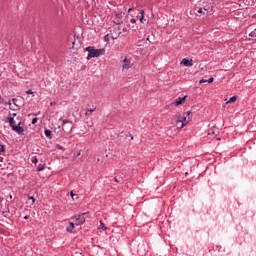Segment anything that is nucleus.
<instances>
[{
	"label": "nucleus",
	"mask_w": 256,
	"mask_h": 256,
	"mask_svg": "<svg viewBox=\"0 0 256 256\" xmlns=\"http://www.w3.org/2000/svg\"><path fill=\"white\" fill-rule=\"evenodd\" d=\"M5 123H9L12 131L17 133L18 135H23V133L25 132V128H23V122L19 121L17 123V121H15V118L13 117H7Z\"/></svg>",
	"instance_id": "f257e3e1"
},
{
	"label": "nucleus",
	"mask_w": 256,
	"mask_h": 256,
	"mask_svg": "<svg viewBox=\"0 0 256 256\" xmlns=\"http://www.w3.org/2000/svg\"><path fill=\"white\" fill-rule=\"evenodd\" d=\"M85 51H87L88 56L87 59H93L94 57H101V55H105V49H95L93 46H88L85 48Z\"/></svg>",
	"instance_id": "f03ea898"
},
{
	"label": "nucleus",
	"mask_w": 256,
	"mask_h": 256,
	"mask_svg": "<svg viewBox=\"0 0 256 256\" xmlns=\"http://www.w3.org/2000/svg\"><path fill=\"white\" fill-rule=\"evenodd\" d=\"M189 115H191V111L186 112L184 114V117H181L180 114L178 115V120L176 121V123H182V129L191 121V117H189Z\"/></svg>",
	"instance_id": "7ed1b4c3"
},
{
	"label": "nucleus",
	"mask_w": 256,
	"mask_h": 256,
	"mask_svg": "<svg viewBox=\"0 0 256 256\" xmlns=\"http://www.w3.org/2000/svg\"><path fill=\"white\" fill-rule=\"evenodd\" d=\"M123 15L122 14H115L114 16V20L113 23H115V25H123Z\"/></svg>",
	"instance_id": "20e7f679"
},
{
	"label": "nucleus",
	"mask_w": 256,
	"mask_h": 256,
	"mask_svg": "<svg viewBox=\"0 0 256 256\" xmlns=\"http://www.w3.org/2000/svg\"><path fill=\"white\" fill-rule=\"evenodd\" d=\"M133 67V64L131 63V60L127 59V57L124 58L123 64H122V69H131Z\"/></svg>",
	"instance_id": "39448f33"
},
{
	"label": "nucleus",
	"mask_w": 256,
	"mask_h": 256,
	"mask_svg": "<svg viewBox=\"0 0 256 256\" xmlns=\"http://www.w3.org/2000/svg\"><path fill=\"white\" fill-rule=\"evenodd\" d=\"M185 99H187V96L179 97V98H177V99L173 102V105H174L175 107H179V105H183Z\"/></svg>",
	"instance_id": "423d86ee"
},
{
	"label": "nucleus",
	"mask_w": 256,
	"mask_h": 256,
	"mask_svg": "<svg viewBox=\"0 0 256 256\" xmlns=\"http://www.w3.org/2000/svg\"><path fill=\"white\" fill-rule=\"evenodd\" d=\"M193 61V60H191ZM189 61V59L187 58H184L182 61H181V65H184L185 67H193V62Z\"/></svg>",
	"instance_id": "0eeeda50"
},
{
	"label": "nucleus",
	"mask_w": 256,
	"mask_h": 256,
	"mask_svg": "<svg viewBox=\"0 0 256 256\" xmlns=\"http://www.w3.org/2000/svg\"><path fill=\"white\" fill-rule=\"evenodd\" d=\"M83 215H87V213H83L78 216H74V219H76V221H80V225H83V223H85V218Z\"/></svg>",
	"instance_id": "6e6552de"
},
{
	"label": "nucleus",
	"mask_w": 256,
	"mask_h": 256,
	"mask_svg": "<svg viewBox=\"0 0 256 256\" xmlns=\"http://www.w3.org/2000/svg\"><path fill=\"white\" fill-rule=\"evenodd\" d=\"M96 109H97V108H96L95 106H92V108H90V109H88V110L86 111L85 116H86V117H89V115H91V113H95Z\"/></svg>",
	"instance_id": "1a4fd4ad"
},
{
	"label": "nucleus",
	"mask_w": 256,
	"mask_h": 256,
	"mask_svg": "<svg viewBox=\"0 0 256 256\" xmlns=\"http://www.w3.org/2000/svg\"><path fill=\"white\" fill-rule=\"evenodd\" d=\"M59 121H62V125H70L69 129H71V125H73V122L71 120H63V119H59Z\"/></svg>",
	"instance_id": "9d476101"
},
{
	"label": "nucleus",
	"mask_w": 256,
	"mask_h": 256,
	"mask_svg": "<svg viewBox=\"0 0 256 256\" xmlns=\"http://www.w3.org/2000/svg\"><path fill=\"white\" fill-rule=\"evenodd\" d=\"M73 229H75V224L73 222L69 223V227L66 228L68 233H73Z\"/></svg>",
	"instance_id": "9b49d317"
},
{
	"label": "nucleus",
	"mask_w": 256,
	"mask_h": 256,
	"mask_svg": "<svg viewBox=\"0 0 256 256\" xmlns=\"http://www.w3.org/2000/svg\"><path fill=\"white\" fill-rule=\"evenodd\" d=\"M98 229H102V231H107V227L105 226V223H103V220H100V225Z\"/></svg>",
	"instance_id": "f8f14e48"
},
{
	"label": "nucleus",
	"mask_w": 256,
	"mask_h": 256,
	"mask_svg": "<svg viewBox=\"0 0 256 256\" xmlns=\"http://www.w3.org/2000/svg\"><path fill=\"white\" fill-rule=\"evenodd\" d=\"M140 14H141V16H140V22L143 23V19H145V10H141V11H140Z\"/></svg>",
	"instance_id": "ddd939ff"
},
{
	"label": "nucleus",
	"mask_w": 256,
	"mask_h": 256,
	"mask_svg": "<svg viewBox=\"0 0 256 256\" xmlns=\"http://www.w3.org/2000/svg\"><path fill=\"white\" fill-rule=\"evenodd\" d=\"M205 11H206V13H209V9H207V8H200L197 10V13H205Z\"/></svg>",
	"instance_id": "4468645a"
},
{
	"label": "nucleus",
	"mask_w": 256,
	"mask_h": 256,
	"mask_svg": "<svg viewBox=\"0 0 256 256\" xmlns=\"http://www.w3.org/2000/svg\"><path fill=\"white\" fill-rule=\"evenodd\" d=\"M119 35H121V32H118V33L115 32V34L112 33V36H111V37H112V39L115 40V39H119Z\"/></svg>",
	"instance_id": "2eb2a0df"
},
{
	"label": "nucleus",
	"mask_w": 256,
	"mask_h": 256,
	"mask_svg": "<svg viewBox=\"0 0 256 256\" xmlns=\"http://www.w3.org/2000/svg\"><path fill=\"white\" fill-rule=\"evenodd\" d=\"M45 170V164H39L37 167V171H44Z\"/></svg>",
	"instance_id": "dca6fc26"
},
{
	"label": "nucleus",
	"mask_w": 256,
	"mask_h": 256,
	"mask_svg": "<svg viewBox=\"0 0 256 256\" xmlns=\"http://www.w3.org/2000/svg\"><path fill=\"white\" fill-rule=\"evenodd\" d=\"M44 134H45L49 139H51V130L46 129V130L44 131Z\"/></svg>",
	"instance_id": "f3484780"
},
{
	"label": "nucleus",
	"mask_w": 256,
	"mask_h": 256,
	"mask_svg": "<svg viewBox=\"0 0 256 256\" xmlns=\"http://www.w3.org/2000/svg\"><path fill=\"white\" fill-rule=\"evenodd\" d=\"M237 101V96H232L229 100L228 103H235Z\"/></svg>",
	"instance_id": "a211bd4d"
},
{
	"label": "nucleus",
	"mask_w": 256,
	"mask_h": 256,
	"mask_svg": "<svg viewBox=\"0 0 256 256\" xmlns=\"http://www.w3.org/2000/svg\"><path fill=\"white\" fill-rule=\"evenodd\" d=\"M38 161H39V160L37 159V156H33V157L31 158V162L34 163V164H37Z\"/></svg>",
	"instance_id": "6ab92c4d"
},
{
	"label": "nucleus",
	"mask_w": 256,
	"mask_h": 256,
	"mask_svg": "<svg viewBox=\"0 0 256 256\" xmlns=\"http://www.w3.org/2000/svg\"><path fill=\"white\" fill-rule=\"evenodd\" d=\"M249 37H254L256 39V28L249 34Z\"/></svg>",
	"instance_id": "aec40b11"
},
{
	"label": "nucleus",
	"mask_w": 256,
	"mask_h": 256,
	"mask_svg": "<svg viewBox=\"0 0 256 256\" xmlns=\"http://www.w3.org/2000/svg\"><path fill=\"white\" fill-rule=\"evenodd\" d=\"M0 213H2V215H4V217H6V213H9V210H2L0 207Z\"/></svg>",
	"instance_id": "412c9836"
},
{
	"label": "nucleus",
	"mask_w": 256,
	"mask_h": 256,
	"mask_svg": "<svg viewBox=\"0 0 256 256\" xmlns=\"http://www.w3.org/2000/svg\"><path fill=\"white\" fill-rule=\"evenodd\" d=\"M0 153H5V145H0Z\"/></svg>",
	"instance_id": "4be33fe9"
},
{
	"label": "nucleus",
	"mask_w": 256,
	"mask_h": 256,
	"mask_svg": "<svg viewBox=\"0 0 256 256\" xmlns=\"http://www.w3.org/2000/svg\"><path fill=\"white\" fill-rule=\"evenodd\" d=\"M213 81H215V78L210 77V78L207 80V83H213Z\"/></svg>",
	"instance_id": "5701e85b"
},
{
	"label": "nucleus",
	"mask_w": 256,
	"mask_h": 256,
	"mask_svg": "<svg viewBox=\"0 0 256 256\" xmlns=\"http://www.w3.org/2000/svg\"><path fill=\"white\" fill-rule=\"evenodd\" d=\"M27 95H33V90L29 89L26 91Z\"/></svg>",
	"instance_id": "b1692460"
},
{
	"label": "nucleus",
	"mask_w": 256,
	"mask_h": 256,
	"mask_svg": "<svg viewBox=\"0 0 256 256\" xmlns=\"http://www.w3.org/2000/svg\"><path fill=\"white\" fill-rule=\"evenodd\" d=\"M28 199H30L32 201V203H35V197L33 196H28Z\"/></svg>",
	"instance_id": "393cba45"
},
{
	"label": "nucleus",
	"mask_w": 256,
	"mask_h": 256,
	"mask_svg": "<svg viewBox=\"0 0 256 256\" xmlns=\"http://www.w3.org/2000/svg\"><path fill=\"white\" fill-rule=\"evenodd\" d=\"M12 102H13L14 105H16V107H17V98H13V99H12Z\"/></svg>",
	"instance_id": "a878e982"
},
{
	"label": "nucleus",
	"mask_w": 256,
	"mask_h": 256,
	"mask_svg": "<svg viewBox=\"0 0 256 256\" xmlns=\"http://www.w3.org/2000/svg\"><path fill=\"white\" fill-rule=\"evenodd\" d=\"M37 121H38V119H37V118H34V119L32 120V125H35V124L37 123Z\"/></svg>",
	"instance_id": "bb28decb"
},
{
	"label": "nucleus",
	"mask_w": 256,
	"mask_h": 256,
	"mask_svg": "<svg viewBox=\"0 0 256 256\" xmlns=\"http://www.w3.org/2000/svg\"><path fill=\"white\" fill-rule=\"evenodd\" d=\"M208 135H215V131H214V130H210V131L208 132Z\"/></svg>",
	"instance_id": "cd10ccee"
},
{
	"label": "nucleus",
	"mask_w": 256,
	"mask_h": 256,
	"mask_svg": "<svg viewBox=\"0 0 256 256\" xmlns=\"http://www.w3.org/2000/svg\"><path fill=\"white\" fill-rule=\"evenodd\" d=\"M9 117H13V119H15V117H17V113L10 114Z\"/></svg>",
	"instance_id": "c85d7f7f"
},
{
	"label": "nucleus",
	"mask_w": 256,
	"mask_h": 256,
	"mask_svg": "<svg viewBox=\"0 0 256 256\" xmlns=\"http://www.w3.org/2000/svg\"><path fill=\"white\" fill-rule=\"evenodd\" d=\"M130 23H137V20H136L135 18H132V19L130 20Z\"/></svg>",
	"instance_id": "c756f323"
},
{
	"label": "nucleus",
	"mask_w": 256,
	"mask_h": 256,
	"mask_svg": "<svg viewBox=\"0 0 256 256\" xmlns=\"http://www.w3.org/2000/svg\"><path fill=\"white\" fill-rule=\"evenodd\" d=\"M202 83H207V79H201L200 84H202Z\"/></svg>",
	"instance_id": "7c9ffc66"
},
{
	"label": "nucleus",
	"mask_w": 256,
	"mask_h": 256,
	"mask_svg": "<svg viewBox=\"0 0 256 256\" xmlns=\"http://www.w3.org/2000/svg\"><path fill=\"white\" fill-rule=\"evenodd\" d=\"M70 195H71L72 199H75V198H74V197H75V194H73V191L70 192Z\"/></svg>",
	"instance_id": "2f4dec72"
},
{
	"label": "nucleus",
	"mask_w": 256,
	"mask_h": 256,
	"mask_svg": "<svg viewBox=\"0 0 256 256\" xmlns=\"http://www.w3.org/2000/svg\"><path fill=\"white\" fill-rule=\"evenodd\" d=\"M122 32H123V33H127V28L124 27V28L122 29Z\"/></svg>",
	"instance_id": "473e14b6"
},
{
	"label": "nucleus",
	"mask_w": 256,
	"mask_h": 256,
	"mask_svg": "<svg viewBox=\"0 0 256 256\" xmlns=\"http://www.w3.org/2000/svg\"><path fill=\"white\" fill-rule=\"evenodd\" d=\"M114 181H115L116 183H120V181H119V179H118L117 177L114 178Z\"/></svg>",
	"instance_id": "72a5a7b5"
},
{
	"label": "nucleus",
	"mask_w": 256,
	"mask_h": 256,
	"mask_svg": "<svg viewBox=\"0 0 256 256\" xmlns=\"http://www.w3.org/2000/svg\"><path fill=\"white\" fill-rule=\"evenodd\" d=\"M6 105H9V107H11V100H9L7 103H6Z\"/></svg>",
	"instance_id": "f704fd0d"
},
{
	"label": "nucleus",
	"mask_w": 256,
	"mask_h": 256,
	"mask_svg": "<svg viewBox=\"0 0 256 256\" xmlns=\"http://www.w3.org/2000/svg\"><path fill=\"white\" fill-rule=\"evenodd\" d=\"M0 163H3V157H0Z\"/></svg>",
	"instance_id": "c9c22d12"
},
{
	"label": "nucleus",
	"mask_w": 256,
	"mask_h": 256,
	"mask_svg": "<svg viewBox=\"0 0 256 256\" xmlns=\"http://www.w3.org/2000/svg\"><path fill=\"white\" fill-rule=\"evenodd\" d=\"M24 219H29V215L24 216Z\"/></svg>",
	"instance_id": "e433bc0d"
},
{
	"label": "nucleus",
	"mask_w": 256,
	"mask_h": 256,
	"mask_svg": "<svg viewBox=\"0 0 256 256\" xmlns=\"http://www.w3.org/2000/svg\"><path fill=\"white\" fill-rule=\"evenodd\" d=\"M130 139H131V140H133V139H134V138H133V135H130Z\"/></svg>",
	"instance_id": "4c0bfd02"
},
{
	"label": "nucleus",
	"mask_w": 256,
	"mask_h": 256,
	"mask_svg": "<svg viewBox=\"0 0 256 256\" xmlns=\"http://www.w3.org/2000/svg\"><path fill=\"white\" fill-rule=\"evenodd\" d=\"M9 197H10V199H13V195L10 194Z\"/></svg>",
	"instance_id": "58836bf2"
},
{
	"label": "nucleus",
	"mask_w": 256,
	"mask_h": 256,
	"mask_svg": "<svg viewBox=\"0 0 256 256\" xmlns=\"http://www.w3.org/2000/svg\"><path fill=\"white\" fill-rule=\"evenodd\" d=\"M79 155H81V152H78L77 156L79 157Z\"/></svg>",
	"instance_id": "ea45409f"
},
{
	"label": "nucleus",
	"mask_w": 256,
	"mask_h": 256,
	"mask_svg": "<svg viewBox=\"0 0 256 256\" xmlns=\"http://www.w3.org/2000/svg\"><path fill=\"white\" fill-rule=\"evenodd\" d=\"M133 8H129L128 11H132Z\"/></svg>",
	"instance_id": "a19ab883"
},
{
	"label": "nucleus",
	"mask_w": 256,
	"mask_h": 256,
	"mask_svg": "<svg viewBox=\"0 0 256 256\" xmlns=\"http://www.w3.org/2000/svg\"><path fill=\"white\" fill-rule=\"evenodd\" d=\"M72 45L74 46V45H75V42H72Z\"/></svg>",
	"instance_id": "79ce46f5"
},
{
	"label": "nucleus",
	"mask_w": 256,
	"mask_h": 256,
	"mask_svg": "<svg viewBox=\"0 0 256 256\" xmlns=\"http://www.w3.org/2000/svg\"><path fill=\"white\" fill-rule=\"evenodd\" d=\"M152 17H155V14H152Z\"/></svg>",
	"instance_id": "37998d69"
},
{
	"label": "nucleus",
	"mask_w": 256,
	"mask_h": 256,
	"mask_svg": "<svg viewBox=\"0 0 256 256\" xmlns=\"http://www.w3.org/2000/svg\"><path fill=\"white\" fill-rule=\"evenodd\" d=\"M117 31V29H114V32H116Z\"/></svg>",
	"instance_id": "c03bdc74"
}]
</instances>
